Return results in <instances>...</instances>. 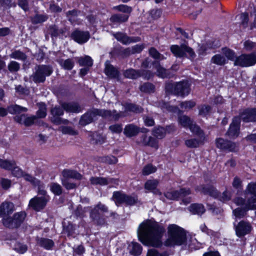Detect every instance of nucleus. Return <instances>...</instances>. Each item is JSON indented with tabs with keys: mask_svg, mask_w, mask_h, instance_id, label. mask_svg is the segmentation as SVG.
<instances>
[{
	"mask_svg": "<svg viewBox=\"0 0 256 256\" xmlns=\"http://www.w3.org/2000/svg\"><path fill=\"white\" fill-rule=\"evenodd\" d=\"M164 231V227L158 222L146 220L139 225L137 234L140 241L144 245L158 247L162 244Z\"/></svg>",
	"mask_w": 256,
	"mask_h": 256,
	"instance_id": "nucleus-1",
	"label": "nucleus"
},
{
	"mask_svg": "<svg viewBox=\"0 0 256 256\" xmlns=\"http://www.w3.org/2000/svg\"><path fill=\"white\" fill-rule=\"evenodd\" d=\"M168 238L164 242L167 246H174L188 244L192 248L190 244L186 242V235L185 230L176 224H169L167 228Z\"/></svg>",
	"mask_w": 256,
	"mask_h": 256,
	"instance_id": "nucleus-2",
	"label": "nucleus"
},
{
	"mask_svg": "<svg viewBox=\"0 0 256 256\" xmlns=\"http://www.w3.org/2000/svg\"><path fill=\"white\" fill-rule=\"evenodd\" d=\"M98 116H102L105 118L117 120L120 118L126 115L122 112L118 113L116 110L112 112L111 111L105 110L93 109L88 112L81 117L80 120V124L82 126H86L92 122Z\"/></svg>",
	"mask_w": 256,
	"mask_h": 256,
	"instance_id": "nucleus-3",
	"label": "nucleus"
},
{
	"mask_svg": "<svg viewBox=\"0 0 256 256\" xmlns=\"http://www.w3.org/2000/svg\"><path fill=\"white\" fill-rule=\"evenodd\" d=\"M38 195L30 200L28 206L36 211L43 210L50 200V196L47 194L43 186H38Z\"/></svg>",
	"mask_w": 256,
	"mask_h": 256,
	"instance_id": "nucleus-4",
	"label": "nucleus"
},
{
	"mask_svg": "<svg viewBox=\"0 0 256 256\" xmlns=\"http://www.w3.org/2000/svg\"><path fill=\"white\" fill-rule=\"evenodd\" d=\"M190 85L187 82L167 83L166 90L169 94L184 96L190 93Z\"/></svg>",
	"mask_w": 256,
	"mask_h": 256,
	"instance_id": "nucleus-5",
	"label": "nucleus"
},
{
	"mask_svg": "<svg viewBox=\"0 0 256 256\" xmlns=\"http://www.w3.org/2000/svg\"><path fill=\"white\" fill-rule=\"evenodd\" d=\"M170 50L176 57L186 56L188 58L192 59L196 56L192 49L186 44H182L180 46L172 45L170 46Z\"/></svg>",
	"mask_w": 256,
	"mask_h": 256,
	"instance_id": "nucleus-6",
	"label": "nucleus"
},
{
	"mask_svg": "<svg viewBox=\"0 0 256 256\" xmlns=\"http://www.w3.org/2000/svg\"><path fill=\"white\" fill-rule=\"evenodd\" d=\"M190 194V189L182 188L179 191L172 190L168 192L165 194V196L167 198L172 200L182 198V202L185 204H187L191 202L190 198L187 197Z\"/></svg>",
	"mask_w": 256,
	"mask_h": 256,
	"instance_id": "nucleus-7",
	"label": "nucleus"
},
{
	"mask_svg": "<svg viewBox=\"0 0 256 256\" xmlns=\"http://www.w3.org/2000/svg\"><path fill=\"white\" fill-rule=\"evenodd\" d=\"M52 72V68L46 65H40L36 67V72L32 76V80L35 82H42L46 77L50 76Z\"/></svg>",
	"mask_w": 256,
	"mask_h": 256,
	"instance_id": "nucleus-8",
	"label": "nucleus"
},
{
	"mask_svg": "<svg viewBox=\"0 0 256 256\" xmlns=\"http://www.w3.org/2000/svg\"><path fill=\"white\" fill-rule=\"evenodd\" d=\"M26 214L24 212L16 213L12 218H4L2 223L4 226L9 228H15L19 226L24 220Z\"/></svg>",
	"mask_w": 256,
	"mask_h": 256,
	"instance_id": "nucleus-9",
	"label": "nucleus"
},
{
	"mask_svg": "<svg viewBox=\"0 0 256 256\" xmlns=\"http://www.w3.org/2000/svg\"><path fill=\"white\" fill-rule=\"evenodd\" d=\"M256 64V53L242 54L238 56L235 60L234 65L241 67H248Z\"/></svg>",
	"mask_w": 256,
	"mask_h": 256,
	"instance_id": "nucleus-10",
	"label": "nucleus"
},
{
	"mask_svg": "<svg viewBox=\"0 0 256 256\" xmlns=\"http://www.w3.org/2000/svg\"><path fill=\"white\" fill-rule=\"evenodd\" d=\"M254 202L255 204H253L250 202L247 201L246 204H245L244 207L238 208L232 211V214L234 218L236 220L242 218L246 216V212L248 210L256 209V202Z\"/></svg>",
	"mask_w": 256,
	"mask_h": 256,
	"instance_id": "nucleus-11",
	"label": "nucleus"
},
{
	"mask_svg": "<svg viewBox=\"0 0 256 256\" xmlns=\"http://www.w3.org/2000/svg\"><path fill=\"white\" fill-rule=\"evenodd\" d=\"M178 122L179 124L184 128H188L193 134H198L200 132V128L193 124L191 119L186 116H179Z\"/></svg>",
	"mask_w": 256,
	"mask_h": 256,
	"instance_id": "nucleus-12",
	"label": "nucleus"
},
{
	"mask_svg": "<svg viewBox=\"0 0 256 256\" xmlns=\"http://www.w3.org/2000/svg\"><path fill=\"white\" fill-rule=\"evenodd\" d=\"M234 228L236 235L240 238L250 233L252 226L250 222L242 220L236 225L234 224Z\"/></svg>",
	"mask_w": 256,
	"mask_h": 256,
	"instance_id": "nucleus-13",
	"label": "nucleus"
},
{
	"mask_svg": "<svg viewBox=\"0 0 256 256\" xmlns=\"http://www.w3.org/2000/svg\"><path fill=\"white\" fill-rule=\"evenodd\" d=\"M240 118L235 117L233 118L232 123L226 134L232 138H237L240 134Z\"/></svg>",
	"mask_w": 256,
	"mask_h": 256,
	"instance_id": "nucleus-14",
	"label": "nucleus"
},
{
	"mask_svg": "<svg viewBox=\"0 0 256 256\" xmlns=\"http://www.w3.org/2000/svg\"><path fill=\"white\" fill-rule=\"evenodd\" d=\"M216 146L220 149L230 152H236L238 150V146L236 143L226 140L222 138L216 139Z\"/></svg>",
	"mask_w": 256,
	"mask_h": 256,
	"instance_id": "nucleus-15",
	"label": "nucleus"
},
{
	"mask_svg": "<svg viewBox=\"0 0 256 256\" xmlns=\"http://www.w3.org/2000/svg\"><path fill=\"white\" fill-rule=\"evenodd\" d=\"M90 37V33L88 32L79 30H76L71 34L72 38L79 44L86 42L89 40Z\"/></svg>",
	"mask_w": 256,
	"mask_h": 256,
	"instance_id": "nucleus-16",
	"label": "nucleus"
},
{
	"mask_svg": "<svg viewBox=\"0 0 256 256\" xmlns=\"http://www.w3.org/2000/svg\"><path fill=\"white\" fill-rule=\"evenodd\" d=\"M14 210V205L11 202H4L0 206V217L2 218V220L4 218H10L8 216Z\"/></svg>",
	"mask_w": 256,
	"mask_h": 256,
	"instance_id": "nucleus-17",
	"label": "nucleus"
},
{
	"mask_svg": "<svg viewBox=\"0 0 256 256\" xmlns=\"http://www.w3.org/2000/svg\"><path fill=\"white\" fill-rule=\"evenodd\" d=\"M240 118L246 122L256 121V108L245 110L240 114Z\"/></svg>",
	"mask_w": 256,
	"mask_h": 256,
	"instance_id": "nucleus-18",
	"label": "nucleus"
},
{
	"mask_svg": "<svg viewBox=\"0 0 256 256\" xmlns=\"http://www.w3.org/2000/svg\"><path fill=\"white\" fill-rule=\"evenodd\" d=\"M198 136V138H192L185 141V144L188 148H194L198 147L204 140V138L203 132L200 129L198 134H194Z\"/></svg>",
	"mask_w": 256,
	"mask_h": 256,
	"instance_id": "nucleus-19",
	"label": "nucleus"
},
{
	"mask_svg": "<svg viewBox=\"0 0 256 256\" xmlns=\"http://www.w3.org/2000/svg\"><path fill=\"white\" fill-rule=\"evenodd\" d=\"M173 130L174 128L172 126H167L166 128L158 126L153 130L152 133L157 138L162 139L165 136L167 132L169 133Z\"/></svg>",
	"mask_w": 256,
	"mask_h": 256,
	"instance_id": "nucleus-20",
	"label": "nucleus"
},
{
	"mask_svg": "<svg viewBox=\"0 0 256 256\" xmlns=\"http://www.w3.org/2000/svg\"><path fill=\"white\" fill-rule=\"evenodd\" d=\"M140 142L144 146H148L156 149H158V140L151 136H148L146 134L142 136Z\"/></svg>",
	"mask_w": 256,
	"mask_h": 256,
	"instance_id": "nucleus-21",
	"label": "nucleus"
},
{
	"mask_svg": "<svg viewBox=\"0 0 256 256\" xmlns=\"http://www.w3.org/2000/svg\"><path fill=\"white\" fill-rule=\"evenodd\" d=\"M61 106L68 112L78 113L82 111L81 107L76 102H63Z\"/></svg>",
	"mask_w": 256,
	"mask_h": 256,
	"instance_id": "nucleus-22",
	"label": "nucleus"
},
{
	"mask_svg": "<svg viewBox=\"0 0 256 256\" xmlns=\"http://www.w3.org/2000/svg\"><path fill=\"white\" fill-rule=\"evenodd\" d=\"M36 119L35 116H26L24 114L16 116L14 117V120L21 124H24L26 126H30L32 124Z\"/></svg>",
	"mask_w": 256,
	"mask_h": 256,
	"instance_id": "nucleus-23",
	"label": "nucleus"
},
{
	"mask_svg": "<svg viewBox=\"0 0 256 256\" xmlns=\"http://www.w3.org/2000/svg\"><path fill=\"white\" fill-rule=\"evenodd\" d=\"M105 73L109 77L112 78H118L119 76V72L108 61H106L105 64Z\"/></svg>",
	"mask_w": 256,
	"mask_h": 256,
	"instance_id": "nucleus-24",
	"label": "nucleus"
},
{
	"mask_svg": "<svg viewBox=\"0 0 256 256\" xmlns=\"http://www.w3.org/2000/svg\"><path fill=\"white\" fill-rule=\"evenodd\" d=\"M158 182L156 180H149L146 182L144 188L152 192L154 194H160V191L156 189Z\"/></svg>",
	"mask_w": 256,
	"mask_h": 256,
	"instance_id": "nucleus-25",
	"label": "nucleus"
},
{
	"mask_svg": "<svg viewBox=\"0 0 256 256\" xmlns=\"http://www.w3.org/2000/svg\"><path fill=\"white\" fill-rule=\"evenodd\" d=\"M114 36L118 41L124 44H128L132 42L136 41V40H134V38L128 37L125 34L122 32L116 33L114 34Z\"/></svg>",
	"mask_w": 256,
	"mask_h": 256,
	"instance_id": "nucleus-26",
	"label": "nucleus"
},
{
	"mask_svg": "<svg viewBox=\"0 0 256 256\" xmlns=\"http://www.w3.org/2000/svg\"><path fill=\"white\" fill-rule=\"evenodd\" d=\"M140 132L139 128L132 124L126 125L124 128V134L128 137H132L137 134Z\"/></svg>",
	"mask_w": 256,
	"mask_h": 256,
	"instance_id": "nucleus-27",
	"label": "nucleus"
},
{
	"mask_svg": "<svg viewBox=\"0 0 256 256\" xmlns=\"http://www.w3.org/2000/svg\"><path fill=\"white\" fill-rule=\"evenodd\" d=\"M189 210L193 214L202 215L204 213L206 209L202 204H191L188 208Z\"/></svg>",
	"mask_w": 256,
	"mask_h": 256,
	"instance_id": "nucleus-28",
	"label": "nucleus"
},
{
	"mask_svg": "<svg viewBox=\"0 0 256 256\" xmlns=\"http://www.w3.org/2000/svg\"><path fill=\"white\" fill-rule=\"evenodd\" d=\"M91 184H100L104 186L112 182L113 179L110 178H104L101 177H92L90 179Z\"/></svg>",
	"mask_w": 256,
	"mask_h": 256,
	"instance_id": "nucleus-29",
	"label": "nucleus"
},
{
	"mask_svg": "<svg viewBox=\"0 0 256 256\" xmlns=\"http://www.w3.org/2000/svg\"><path fill=\"white\" fill-rule=\"evenodd\" d=\"M129 16L127 14H114L110 18L112 22L122 23L128 20Z\"/></svg>",
	"mask_w": 256,
	"mask_h": 256,
	"instance_id": "nucleus-30",
	"label": "nucleus"
},
{
	"mask_svg": "<svg viewBox=\"0 0 256 256\" xmlns=\"http://www.w3.org/2000/svg\"><path fill=\"white\" fill-rule=\"evenodd\" d=\"M153 65L154 66L156 70L157 76L158 77L162 78H165L169 77V74L168 73V70H166L164 68L162 67L160 64L158 62H155L153 63Z\"/></svg>",
	"mask_w": 256,
	"mask_h": 256,
	"instance_id": "nucleus-31",
	"label": "nucleus"
},
{
	"mask_svg": "<svg viewBox=\"0 0 256 256\" xmlns=\"http://www.w3.org/2000/svg\"><path fill=\"white\" fill-rule=\"evenodd\" d=\"M128 248L130 254L134 256H138L142 253V247L138 243L132 242L129 245Z\"/></svg>",
	"mask_w": 256,
	"mask_h": 256,
	"instance_id": "nucleus-32",
	"label": "nucleus"
},
{
	"mask_svg": "<svg viewBox=\"0 0 256 256\" xmlns=\"http://www.w3.org/2000/svg\"><path fill=\"white\" fill-rule=\"evenodd\" d=\"M124 76L128 78L136 79L141 76L140 70H136L132 68L126 70L124 73Z\"/></svg>",
	"mask_w": 256,
	"mask_h": 256,
	"instance_id": "nucleus-33",
	"label": "nucleus"
},
{
	"mask_svg": "<svg viewBox=\"0 0 256 256\" xmlns=\"http://www.w3.org/2000/svg\"><path fill=\"white\" fill-rule=\"evenodd\" d=\"M63 176L66 178H71L76 180H80L82 178V175L76 172V171L70 170H64L62 172Z\"/></svg>",
	"mask_w": 256,
	"mask_h": 256,
	"instance_id": "nucleus-34",
	"label": "nucleus"
},
{
	"mask_svg": "<svg viewBox=\"0 0 256 256\" xmlns=\"http://www.w3.org/2000/svg\"><path fill=\"white\" fill-rule=\"evenodd\" d=\"M99 210L98 209L97 207L96 206L90 212V218L95 221L98 224H101L104 222V220H102L100 219V212Z\"/></svg>",
	"mask_w": 256,
	"mask_h": 256,
	"instance_id": "nucleus-35",
	"label": "nucleus"
},
{
	"mask_svg": "<svg viewBox=\"0 0 256 256\" xmlns=\"http://www.w3.org/2000/svg\"><path fill=\"white\" fill-rule=\"evenodd\" d=\"M26 111H27L26 108L22 107L17 104L10 105L8 107V113L9 112L12 114Z\"/></svg>",
	"mask_w": 256,
	"mask_h": 256,
	"instance_id": "nucleus-36",
	"label": "nucleus"
},
{
	"mask_svg": "<svg viewBox=\"0 0 256 256\" xmlns=\"http://www.w3.org/2000/svg\"><path fill=\"white\" fill-rule=\"evenodd\" d=\"M126 194L120 192H115L113 194L112 199L114 201L116 204L118 205L124 203Z\"/></svg>",
	"mask_w": 256,
	"mask_h": 256,
	"instance_id": "nucleus-37",
	"label": "nucleus"
},
{
	"mask_svg": "<svg viewBox=\"0 0 256 256\" xmlns=\"http://www.w3.org/2000/svg\"><path fill=\"white\" fill-rule=\"evenodd\" d=\"M38 244L41 246L44 247L46 250L50 249L54 244L53 241L51 240L41 238L38 240Z\"/></svg>",
	"mask_w": 256,
	"mask_h": 256,
	"instance_id": "nucleus-38",
	"label": "nucleus"
},
{
	"mask_svg": "<svg viewBox=\"0 0 256 256\" xmlns=\"http://www.w3.org/2000/svg\"><path fill=\"white\" fill-rule=\"evenodd\" d=\"M15 165L14 160H8L0 158V167L6 170H10Z\"/></svg>",
	"mask_w": 256,
	"mask_h": 256,
	"instance_id": "nucleus-39",
	"label": "nucleus"
},
{
	"mask_svg": "<svg viewBox=\"0 0 256 256\" xmlns=\"http://www.w3.org/2000/svg\"><path fill=\"white\" fill-rule=\"evenodd\" d=\"M59 64L64 69L71 70L74 66V62L70 58L66 60H60Z\"/></svg>",
	"mask_w": 256,
	"mask_h": 256,
	"instance_id": "nucleus-40",
	"label": "nucleus"
},
{
	"mask_svg": "<svg viewBox=\"0 0 256 256\" xmlns=\"http://www.w3.org/2000/svg\"><path fill=\"white\" fill-rule=\"evenodd\" d=\"M10 56L12 58L24 61L26 59V54L19 50H16L12 52L10 55Z\"/></svg>",
	"mask_w": 256,
	"mask_h": 256,
	"instance_id": "nucleus-41",
	"label": "nucleus"
},
{
	"mask_svg": "<svg viewBox=\"0 0 256 256\" xmlns=\"http://www.w3.org/2000/svg\"><path fill=\"white\" fill-rule=\"evenodd\" d=\"M78 64L80 66H91L92 65L93 61L92 58L88 56L81 57L78 59Z\"/></svg>",
	"mask_w": 256,
	"mask_h": 256,
	"instance_id": "nucleus-42",
	"label": "nucleus"
},
{
	"mask_svg": "<svg viewBox=\"0 0 256 256\" xmlns=\"http://www.w3.org/2000/svg\"><path fill=\"white\" fill-rule=\"evenodd\" d=\"M211 61L214 64H215L218 65L222 66L224 64L226 63V58L220 55V54H216L214 56L211 60Z\"/></svg>",
	"mask_w": 256,
	"mask_h": 256,
	"instance_id": "nucleus-43",
	"label": "nucleus"
},
{
	"mask_svg": "<svg viewBox=\"0 0 256 256\" xmlns=\"http://www.w3.org/2000/svg\"><path fill=\"white\" fill-rule=\"evenodd\" d=\"M154 86L151 83L146 82L142 85L140 89L141 92L146 93L153 92L154 91Z\"/></svg>",
	"mask_w": 256,
	"mask_h": 256,
	"instance_id": "nucleus-44",
	"label": "nucleus"
},
{
	"mask_svg": "<svg viewBox=\"0 0 256 256\" xmlns=\"http://www.w3.org/2000/svg\"><path fill=\"white\" fill-rule=\"evenodd\" d=\"M48 19V16L45 14H36L32 18V22L34 24H38L45 22Z\"/></svg>",
	"mask_w": 256,
	"mask_h": 256,
	"instance_id": "nucleus-45",
	"label": "nucleus"
},
{
	"mask_svg": "<svg viewBox=\"0 0 256 256\" xmlns=\"http://www.w3.org/2000/svg\"><path fill=\"white\" fill-rule=\"evenodd\" d=\"M38 110L37 112L36 115L39 118H44L46 115V104L44 103H39L38 104Z\"/></svg>",
	"mask_w": 256,
	"mask_h": 256,
	"instance_id": "nucleus-46",
	"label": "nucleus"
},
{
	"mask_svg": "<svg viewBox=\"0 0 256 256\" xmlns=\"http://www.w3.org/2000/svg\"><path fill=\"white\" fill-rule=\"evenodd\" d=\"M113 9L119 12H122L124 13V14H127L128 16L132 10L130 7L124 4H120L117 6H115L113 8Z\"/></svg>",
	"mask_w": 256,
	"mask_h": 256,
	"instance_id": "nucleus-47",
	"label": "nucleus"
},
{
	"mask_svg": "<svg viewBox=\"0 0 256 256\" xmlns=\"http://www.w3.org/2000/svg\"><path fill=\"white\" fill-rule=\"evenodd\" d=\"M202 191L205 194L210 195L212 197H216L218 196V192L213 186H208V188H202Z\"/></svg>",
	"mask_w": 256,
	"mask_h": 256,
	"instance_id": "nucleus-48",
	"label": "nucleus"
},
{
	"mask_svg": "<svg viewBox=\"0 0 256 256\" xmlns=\"http://www.w3.org/2000/svg\"><path fill=\"white\" fill-rule=\"evenodd\" d=\"M222 52L228 60L235 62L236 58H237L235 55V52L228 48H222Z\"/></svg>",
	"mask_w": 256,
	"mask_h": 256,
	"instance_id": "nucleus-49",
	"label": "nucleus"
},
{
	"mask_svg": "<svg viewBox=\"0 0 256 256\" xmlns=\"http://www.w3.org/2000/svg\"><path fill=\"white\" fill-rule=\"evenodd\" d=\"M50 190L54 194L60 196L62 193V186L57 183H52L50 184Z\"/></svg>",
	"mask_w": 256,
	"mask_h": 256,
	"instance_id": "nucleus-50",
	"label": "nucleus"
},
{
	"mask_svg": "<svg viewBox=\"0 0 256 256\" xmlns=\"http://www.w3.org/2000/svg\"><path fill=\"white\" fill-rule=\"evenodd\" d=\"M80 12L76 10H70L66 12V16L72 24L76 23L75 18L80 14Z\"/></svg>",
	"mask_w": 256,
	"mask_h": 256,
	"instance_id": "nucleus-51",
	"label": "nucleus"
},
{
	"mask_svg": "<svg viewBox=\"0 0 256 256\" xmlns=\"http://www.w3.org/2000/svg\"><path fill=\"white\" fill-rule=\"evenodd\" d=\"M22 176L24 178V179L26 180L29 182L34 186H42V184H39L40 182L35 178L33 177L32 176L29 174L24 173L23 176Z\"/></svg>",
	"mask_w": 256,
	"mask_h": 256,
	"instance_id": "nucleus-52",
	"label": "nucleus"
},
{
	"mask_svg": "<svg viewBox=\"0 0 256 256\" xmlns=\"http://www.w3.org/2000/svg\"><path fill=\"white\" fill-rule=\"evenodd\" d=\"M92 139L96 144H102L104 142L106 137L98 132H95L92 134Z\"/></svg>",
	"mask_w": 256,
	"mask_h": 256,
	"instance_id": "nucleus-53",
	"label": "nucleus"
},
{
	"mask_svg": "<svg viewBox=\"0 0 256 256\" xmlns=\"http://www.w3.org/2000/svg\"><path fill=\"white\" fill-rule=\"evenodd\" d=\"M59 130L64 134H68L72 136L76 135L78 132L69 126H61Z\"/></svg>",
	"mask_w": 256,
	"mask_h": 256,
	"instance_id": "nucleus-54",
	"label": "nucleus"
},
{
	"mask_svg": "<svg viewBox=\"0 0 256 256\" xmlns=\"http://www.w3.org/2000/svg\"><path fill=\"white\" fill-rule=\"evenodd\" d=\"M125 108L126 111H131L136 113L142 112V108L141 107L132 104H126Z\"/></svg>",
	"mask_w": 256,
	"mask_h": 256,
	"instance_id": "nucleus-55",
	"label": "nucleus"
},
{
	"mask_svg": "<svg viewBox=\"0 0 256 256\" xmlns=\"http://www.w3.org/2000/svg\"><path fill=\"white\" fill-rule=\"evenodd\" d=\"M9 71L11 72H18L20 68V64L16 61H11L8 66Z\"/></svg>",
	"mask_w": 256,
	"mask_h": 256,
	"instance_id": "nucleus-56",
	"label": "nucleus"
},
{
	"mask_svg": "<svg viewBox=\"0 0 256 256\" xmlns=\"http://www.w3.org/2000/svg\"><path fill=\"white\" fill-rule=\"evenodd\" d=\"M150 56L156 60H162L164 58V56L160 54L154 48H152L149 50Z\"/></svg>",
	"mask_w": 256,
	"mask_h": 256,
	"instance_id": "nucleus-57",
	"label": "nucleus"
},
{
	"mask_svg": "<svg viewBox=\"0 0 256 256\" xmlns=\"http://www.w3.org/2000/svg\"><path fill=\"white\" fill-rule=\"evenodd\" d=\"M196 105V102L193 100L185 101L180 102V106L182 109L188 110L192 108Z\"/></svg>",
	"mask_w": 256,
	"mask_h": 256,
	"instance_id": "nucleus-58",
	"label": "nucleus"
},
{
	"mask_svg": "<svg viewBox=\"0 0 256 256\" xmlns=\"http://www.w3.org/2000/svg\"><path fill=\"white\" fill-rule=\"evenodd\" d=\"M146 256H168L166 252H159L156 250L154 248L148 250Z\"/></svg>",
	"mask_w": 256,
	"mask_h": 256,
	"instance_id": "nucleus-59",
	"label": "nucleus"
},
{
	"mask_svg": "<svg viewBox=\"0 0 256 256\" xmlns=\"http://www.w3.org/2000/svg\"><path fill=\"white\" fill-rule=\"evenodd\" d=\"M240 20V23L244 28L248 26V18L246 13H242L238 16Z\"/></svg>",
	"mask_w": 256,
	"mask_h": 256,
	"instance_id": "nucleus-60",
	"label": "nucleus"
},
{
	"mask_svg": "<svg viewBox=\"0 0 256 256\" xmlns=\"http://www.w3.org/2000/svg\"><path fill=\"white\" fill-rule=\"evenodd\" d=\"M156 168L151 164L145 166L142 170V174L144 176L150 174L156 171Z\"/></svg>",
	"mask_w": 256,
	"mask_h": 256,
	"instance_id": "nucleus-61",
	"label": "nucleus"
},
{
	"mask_svg": "<svg viewBox=\"0 0 256 256\" xmlns=\"http://www.w3.org/2000/svg\"><path fill=\"white\" fill-rule=\"evenodd\" d=\"M199 114L202 116H206L208 114L211 110V108L208 106H202L198 107Z\"/></svg>",
	"mask_w": 256,
	"mask_h": 256,
	"instance_id": "nucleus-62",
	"label": "nucleus"
},
{
	"mask_svg": "<svg viewBox=\"0 0 256 256\" xmlns=\"http://www.w3.org/2000/svg\"><path fill=\"white\" fill-rule=\"evenodd\" d=\"M10 170H12V175L17 178L22 177V176H23L24 173L20 168L16 166V164L14 166L12 167V169Z\"/></svg>",
	"mask_w": 256,
	"mask_h": 256,
	"instance_id": "nucleus-63",
	"label": "nucleus"
},
{
	"mask_svg": "<svg viewBox=\"0 0 256 256\" xmlns=\"http://www.w3.org/2000/svg\"><path fill=\"white\" fill-rule=\"evenodd\" d=\"M14 249L20 254H24L26 251L27 246L25 244L18 242L16 244Z\"/></svg>",
	"mask_w": 256,
	"mask_h": 256,
	"instance_id": "nucleus-64",
	"label": "nucleus"
}]
</instances>
